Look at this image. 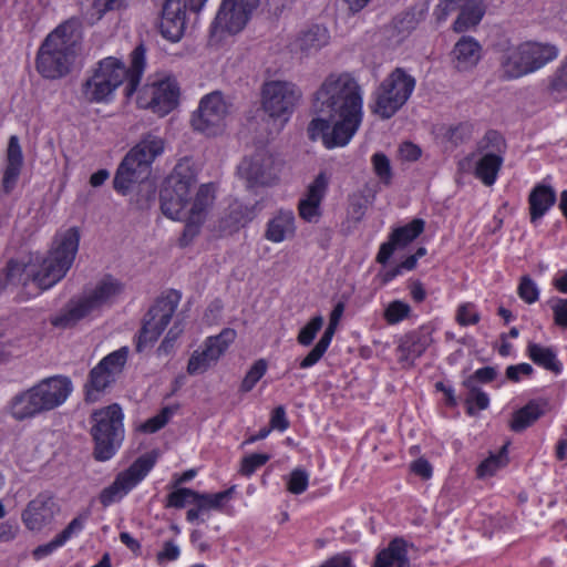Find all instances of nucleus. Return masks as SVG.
I'll return each instance as SVG.
<instances>
[{"mask_svg":"<svg viewBox=\"0 0 567 567\" xmlns=\"http://www.w3.org/2000/svg\"><path fill=\"white\" fill-rule=\"evenodd\" d=\"M315 107L329 118H313L308 125L309 138L321 140L328 150L343 147L363 121L362 87L349 73L331 74L317 91Z\"/></svg>","mask_w":567,"mask_h":567,"instance_id":"f257e3e1","label":"nucleus"},{"mask_svg":"<svg viewBox=\"0 0 567 567\" xmlns=\"http://www.w3.org/2000/svg\"><path fill=\"white\" fill-rule=\"evenodd\" d=\"M162 213L183 221L184 230L178 239L181 247L188 246L200 233L216 199L214 183L198 185L197 172L189 159H181L161 189Z\"/></svg>","mask_w":567,"mask_h":567,"instance_id":"f03ea898","label":"nucleus"},{"mask_svg":"<svg viewBox=\"0 0 567 567\" xmlns=\"http://www.w3.org/2000/svg\"><path fill=\"white\" fill-rule=\"evenodd\" d=\"M80 233L76 227L55 234L52 246L41 264L25 265L10 260L7 265L6 279L9 285L28 287L33 284L39 293L61 281L71 269L79 250Z\"/></svg>","mask_w":567,"mask_h":567,"instance_id":"7ed1b4c3","label":"nucleus"},{"mask_svg":"<svg viewBox=\"0 0 567 567\" xmlns=\"http://www.w3.org/2000/svg\"><path fill=\"white\" fill-rule=\"evenodd\" d=\"M145 68V48L137 45L131 53L128 69L115 58H106L82 85V96L86 102L101 103L107 101L114 90L125 83L124 94L131 97L141 81Z\"/></svg>","mask_w":567,"mask_h":567,"instance_id":"20e7f679","label":"nucleus"},{"mask_svg":"<svg viewBox=\"0 0 567 567\" xmlns=\"http://www.w3.org/2000/svg\"><path fill=\"white\" fill-rule=\"evenodd\" d=\"M125 285L112 275H104L93 286L72 297L59 313L50 318L58 329H70L80 321L93 320L113 307L123 296Z\"/></svg>","mask_w":567,"mask_h":567,"instance_id":"39448f33","label":"nucleus"},{"mask_svg":"<svg viewBox=\"0 0 567 567\" xmlns=\"http://www.w3.org/2000/svg\"><path fill=\"white\" fill-rule=\"evenodd\" d=\"M80 35L70 22L60 24L41 44L35 66L47 79H59L69 73L74 62Z\"/></svg>","mask_w":567,"mask_h":567,"instance_id":"423d86ee","label":"nucleus"},{"mask_svg":"<svg viewBox=\"0 0 567 567\" xmlns=\"http://www.w3.org/2000/svg\"><path fill=\"white\" fill-rule=\"evenodd\" d=\"M124 414L117 403L97 409L91 414L94 457L104 462L114 456L124 440Z\"/></svg>","mask_w":567,"mask_h":567,"instance_id":"0eeeda50","label":"nucleus"},{"mask_svg":"<svg viewBox=\"0 0 567 567\" xmlns=\"http://www.w3.org/2000/svg\"><path fill=\"white\" fill-rule=\"evenodd\" d=\"M416 80L403 68L392 70L373 93L371 111L382 120L391 118L409 101Z\"/></svg>","mask_w":567,"mask_h":567,"instance_id":"6e6552de","label":"nucleus"},{"mask_svg":"<svg viewBox=\"0 0 567 567\" xmlns=\"http://www.w3.org/2000/svg\"><path fill=\"white\" fill-rule=\"evenodd\" d=\"M179 302L175 295L162 296L155 300L143 319L136 340V351L142 352L155 343L171 322Z\"/></svg>","mask_w":567,"mask_h":567,"instance_id":"1a4fd4ad","label":"nucleus"},{"mask_svg":"<svg viewBox=\"0 0 567 567\" xmlns=\"http://www.w3.org/2000/svg\"><path fill=\"white\" fill-rule=\"evenodd\" d=\"M155 463L156 458L151 454L140 456L127 470L118 473L114 482L101 492L100 503L107 507L123 498L144 480Z\"/></svg>","mask_w":567,"mask_h":567,"instance_id":"9d476101","label":"nucleus"},{"mask_svg":"<svg viewBox=\"0 0 567 567\" xmlns=\"http://www.w3.org/2000/svg\"><path fill=\"white\" fill-rule=\"evenodd\" d=\"M300 96L301 92L290 82L267 81L261 89V105L270 117L289 116Z\"/></svg>","mask_w":567,"mask_h":567,"instance_id":"9b49d317","label":"nucleus"},{"mask_svg":"<svg viewBox=\"0 0 567 567\" xmlns=\"http://www.w3.org/2000/svg\"><path fill=\"white\" fill-rule=\"evenodd\" d=\"M480 150L486 153L476 162L474 175L484 185L492 186L504 162L505 140L501 133L491 130L481 141Z\"/></svg>","mask_w":567,"mask_h":567,"instance_id":"f8f14e48","label":"nucleus"},{"mask_svg":"<svg viewBox=\"0 0 567 567\" xmlns=\"http://www.w3.org/2000/svg\"><path fill=\"white\" fill-rule=\"evenodd\" d=\"M179 87L175 80L165 79L143 86L137 96L142 109H150L158 116L172 112L178 104Z\"/></svg>","mask_w":567,"mask_h":567,"instance_id":"ddd939ff","label":"nucleus"},{"mask_svg":"<svg viewBox=\"0 0 567 567\" xmlns=\"http://www.w3.org/2000/svg\"><path fill=\"white\" fill-rule=\"evenodd\" d=\"M238 175L248 188L271 186L278 181V168L271 154L258 150L240 162Z\"/></svg>","mask_w":567,"mask_h":567,"instance_id":"4468645a","label":"nucleus"},{"mask_svg":"<svg viewBox=\"0 0 567 567\" xmlns=\"http://www.w3.org/2000/svg\"><path fill=\"white\" fill-rule=\"evenodd\" d=\"M228 114L227 104L220 92H212L202 97L197 111L192 117L194 130L207 135H215L225 127Z\"/></svg>","mask_w":567,"mask_h":567,"instance_id":"2eb2a0df","label":"nucleus"},{"mask_svg":"<svg viewBox=\"0 0 567 567\" xmlns=\"http://www.w3.org/2000/svg\"><path fill=\"white\" fill-rule=\"evenodd\" d=\"M259 3L260 0H223L213 22V30L233 34L240 32Z\"/></svg>","mask_w":567,"mask_h":567,"instance_id":"dca6fc26","label":"nucleus"},{"mask_svg":"<svg viewBox=\"0 0 567 567\" xmlns=\"http://www.w3.org/2000/svg\"><path fill=\"white\" fill-rule=\"evenodd\" d=\"M236 331L225 328L219 334L207 338L202 351L196 350L188 360L187 372L192 375L205 372L235 341Z\"/></svg>","mask_w":567,"mask_h":567,"instance_id":"f3484780","label":"nucleus"},{"mask_svg":"<svg viewBox=\"0 0 567 567\" xmlns=\"http://www.w3.org/2000/svg\"><path fill=\"white\" fill-rule=\"evenodd\" d=\"M457 9L460 14L453 23L455 32H465L477 25L485 12L482 0H440L436 6L437 18L443 20Z\"/></svg>","mask_w":567,"mask_h":567,"instance_id":"a211bd4d","label":"nucleus"},{"mask_svg":"<svg viewBox=\"0 0 567 567\" xmlns=\"http://www.w3.org/2000/svg\"><path fill=\"white\" fill-rule=\"evenodd\" d=\"M434 328L423 324L403 334L395 349L398 362L403 368H412L426 349L433 343Z\"/></svg>","mask_w":567,"mask_h":567,"instance_id":"6ab92c4d","label":"nucleus"},{"mask_svg":"<svg viewBox=\"0 0 567 567\" xmlns=\"http://www.w3.org/2000/svg\"><path fill=\"white\" fill-rule=\"evenodd\" d=\"M330 178L326 172H320L307 186L298 202L299 217L307 223H317L322 215L321 203L324 199Z\"/></svg>","mask_w":567,"mask_h":567,"instance_id":"aec40b11","label":"nucleus"},{"mask_svg":"<svg viewBox=\"0 0 567 567\" xmlns=\"http://www.w3.org/2000/svg\"><path fill=\"white\" fill-rule=\"evenodd\" d=\"M330 42L328 28L320 23H310L298 30L289 42V48L295 53L310 55L317 53Z\"/></svg>","mask_w":567,"mask_h":567,"instance_id":"412c9836","label":"nucleus"},{"mask_svg":"<svg viewBox=\"0 0 567 567\" xmlns=\"http://www.w3.org/2000/svg\"><path fill=\"white\" fill-rule=\"evenodd\" d=\"M425 227V221L415 218L409 224L394 228L385 243L381 244L375 260L385 265L398 248H404L415 238H417Z\"/></svg>","mask_w":567,"mask_h":567,"instance_id":"4be33fe9","label":"nucleus"},{"mask_svg":"<svg viewBox=\"0 0 567 567\" xmlns=\"http://www.w3.org/2000/svg\"><path fill=\"white\" fill-rule=\"evenodd\" d=\"M187 23V3L185 0H165L159 21V31L172 42L181 40Z\"/></svg>","mask_w":567,"mask_h":567,"instance_id":"5701e85b","label":"nucleus"},{"mask_svg":"<svg viewBox=\"0 0 567 567\" xmlns=\"http://www.w3.org/2000/svg\"><path fill=\"white\" fill-rule=\"evenodd\" d=\"M58 512L59 506L52 496L39 494L28 503L21 519L29 530L39 532L54 519Z\"/></svg>","mask_w":567,"mask_h":567,"instance_id":"b1692460","label":"nucleus"},{"mask_svg":"<svg viewBox=\"0 0 567 567\" xmlns=\"http://www.w3.org/2000/svg\"><path fill=\"white\" fill-rule=\"evenodd\" d=\"M33 386L45 412L62 405L73 390L71 380L63 375L47 378Z\"/></svg>","mask_w":567,"mask_h":567,"instance_id":"393cba45","label":"nucleus"},{"mask_svg":"<svg viewBox=\"0 0 567 567\" xmlns=\"http://www.w3.org/2000/svg\"><path fill=\"white\" fill-rule=\"evenodd\" d=\"M346 309V305L342 301H339L332 309L329 318V324L326 328L323 334L316 343V346L311 349V351L300 361V369H308L317 364L324 353L327 352L332 338L337 331L339 322L343 316Z\"/></svg>","mask_w":567,"mask_h":567,"instance_id":"a878e982","label":"nucleus"},{"mask_svg":"<svg viewBox=\"0 0 567 567\" xmlns=\"http://www.w3.org/2000/svg\"><path fill=\"white\" fill-rule=\"evenodd\" d=\"M528 73H534L559 55L557 45L548 42L525 41L520 43Z\"/></svg>","mask_w":567,"mask_h":567,"instance_id":"bb28decb","label":"nucleus"},{"mask_svg":"<svg viewBox=\"0 0 567 567\" xmlns=\"http://www.w3.org/2000/svg\"><path fill=\"white\" fill-rule=\"evenodd\" d=\"M164 151V141L154 133H147L126 154L137 166L148 171L154 159Z\"/></svg>","mask_w":567,"mask_h":567,"instance_id":"cd10ccee","label":"nucleus"},{"mask_svg":"<svg viewBox=\"0 0 567 567\" xmlns=\"http://www.w3.org/2000/svg\"><path fill=\"white\" fill-rule=\"evenodd\" d=\"M451 56L456 70L468 71L481 60L482 47L473 37L464 35L455 43Z\"/></svg>","mask_w":567,"mask_h":567,"instance_id":"c85d7f7f","label":"nucleus"},{"mask_svg":"<svg viewBox=\"0 0 567 567\" xmlns=\"http://www.w3.org/2000/svg\"><path fill=\"white\" fill-rule=\"evenodd\" d=\"M296 234V218L290 209H279L267 223L264 237L271 243H282Z\"/></svg>","mask_w":567,"mask_h":567,"instance_id":"c756f323","label":"nucleus"},{"mask_svg":"<svg viewBox=\"0 0 567 567\" xmlns=\"http://www.w3.org/2000/svg\"><path fill=\"white\" fill-rule=\"evenodd\" d=\"M9 408L10 414L18 421L31 419L45 412L34 386L14 395Z\"/></svg>","mask_w":567,"mask_h":567,"instance_id":"7c9ffc66","label":"nucleus"},{"mask_svg":"<svg viewBox=\"0 0 567 567\" xmlns=\"http://www.w3.org/2000/svg\"><path fill=\"white\" fill-rule=\"evenodd\" d=\"M499 74L504 80H516L528 73L520 43L504 49L498 58Z\"/></svg>","mask_w":567,"mask_h":567,"instance_id":"2f4dec72","label":"nucleus"},{"mask_svg":"<svg viewBox=\"0 0 567 567\" xmlns=\"http://www.w3.org/2000/svg\"><path fill=\"white\" fill-rule=\"evenodd\" d=\"M23 165L22 150L19 138L12 135L7 148L6 168L2 175V187L10 193L17 185Z\"/></svg>","mask_w":567,"mask_h":567,"instance_id":"473e14b6","label":"nucleus"},{"mask_svg":"<svg viewBox=\"0 0 567 567\" xmlns=\"http://www.w3.org/2000/svg\"><path fill=\"white\" fill-rule=\"evenodd\" d=\"M556 192L551 186L537 184L528 195V209L532 224L539 221L555 205Z\"/></svg>","mask_w":567,"mask_h":567,"instance_id":"72a5a7b5","label":"nucleus"},{"mask_svg":"<svg viewBox=\"0 0 567 567\" xmlns=\"http://www.w3.org/2000/svg\"><path fill=\"white\" fill-rule=\"evenodd\" d=\"M373 567H410L408 543L401 537L393 538L377 554Z\"/></svg>","mask_w":567,"mask_h":567,"instance_id":"f704fd0d","label":"nucleus"},{"mask_svg":"<svg viewBox=\"0 0 567 567\" xmlns=\"http://www.w3.org/2000/svg\"><path fill=\"white\" fill-rule=\"evenodd\" d=\"M147 172L148 171L137 166L131 157L125 156L117 167L113 187L117 193L126 195L132 185L135 184L142 175H146Z\"/></svg>","mask_w":567,"mask_h":567,"instance_id":"c9c22d12","label":"nucleus"},{"mask_svg":"<svg viewBox=\"0 0 567 567\" xmlns=\"http://www.w3.org/2000/svg\"><path fill=\"white\" fill-rule=\"evenodd\" d=\"M527 357L538 367L558 374L563 365L557 358V352L553 347H546L536 342H528L526 348Z\"/></svg>","mask_w":567,"mask_h":567,"instance_id":"e433bc0d","label":"nucleus"},{"mask_svg":"<svg viewBox=\"0 0 567 567\" xmlns=\"http://www.w3.org/2000/svg\"><path fill=\"white\" fill-rule=\"evenodd\" d=\"M547 402L544 400H532L525 406L513 414L511 430L520 432L534 424L545 414Z\"/></svg>","mask_w":567,"mask_h":567,"instance_id":"4c0bfd02","label":"nucleus"},{"mask_svg":"<svg viewBox=\"0 0 567 567\" xmlns=\"http://www.w3.org/2000/svg\"><path fill=\"white\" fill-rule=\"evenodd\" d=\"M544 93L554 102H561L567 99V55L547 78Z\"/></svg>","mask_w":567,"mask_h":567,"instance_id":"58836bf2","label":"nucleus"},{"mask_svg":"<svg viewBox=\"0 0 567 567\" xmlns=\"http://www.w3.org/2000/svg\"><path fill=\"white\" fill-rule=\"evenodd\" d=\"M115 378L110 371L106 370L101 363L94 367L89 375V382L85 385L86 400L95 401L96 393L105 390L111 383L115 381Z\"/></svg>","mask_w":567,"mask_h":567,"instance_id":"ea45409f","label":"nucleus"},{"mask_svg":"<svg viewBox=\"0 0 567 567\" xmlns=\"http://www.w3.org/2000/svg\"><path fill=\"white\" fill-rule=\"evenodd\" d=\"M463 386L467 389V395L464 400L466 406V413L471 416L477 414L478 411L486 410L489 405V398L477 385H473L471 380H464Z\"/></svg>","mask_w":567,"mask_h":567,"instance_id":"a19ab883","label":"nucleus"},{"mask_svg":"<svg viewBox=\"0 0 567 567\" xmlns=\"http://www.w3.org/2000/svg\"><path fill=\"white\" fill-rule=\"evenodd\" d=\"M234 489L235 487H230L214 494L196 492L195 505L199 506L203 513L210 509L221 511L225 503L231 498Z\"/></svg>","mask_w":567,"mask_h":567,"instance_id":"79ce46f5","label":"nucleus"},{"mask_svg":"<svg viewBox=\"0 0 567 567\" xmlns=\"http://www.w3.org/2000/svg\"><path fill=\"white\" fill-rule=\"evenodd\" d=\"M508 463L507 444L504 445L496 454H491L477 467L478 477H487L494 475L499 468L506 466Z\"/></svg>","mask_w":567,"mask_h":567,"instance_id":"37998d69","label":"nucleus"},{"mask_svg":"<svg viewBox=\"0 0 567 567\" xmlns=\"http://www.w3.org/2000/svg\"><path fill=\"white\" fill-rule=\"evenodd\" d=\"M412 316L411 306L403 300L391 301L383 312V319L390 326L398 324Z\"/></svg>","mask_w":567,"mask_h":567,"instance_id":"c03bdc74","label":"nucleus"},{"mask_svg":"<svg viewBox=\"0 0 567 567\" xmlns=\"http://www.w3.org/2000/svg\"><path fill=\"white\" fill-rule=\"evenodd\" d=\"M127 357L128 348L122 347L118 350L107 354L99 363L106 368V370L110 371L114 377H117L122 372L127 361Z\"/></svg>","mask_w":567,"mask_h":567,"instance_id":"a18cd8bd","label":"nucleus"},{"mask_svg":"<svg viewBox=\"0 0 567 567\" xmlns=\"http://www.w3.org/2000/svg\"><path fill=\"white\" fill-rule=\"evenodd\" d=\"M267 369L268 363L265 359L255 361L241 381L240 391L250 392L257 382L266 374Z\"/></svg>","mask_w":567,"mask_h":567,"instance_id":"49530a36","label":"nucleus"},{"mask_svg":"<svg viewBox=\"0 0 567 567\" xmlns=\"http://www.w3.org/2000/svg\"><path fill=\"white\" fill-rule=\"evenodd\" d=\"M481 320L480 311L477 307L473 302H463L458 305L455 312V321L462 326H474L477 324Z\"/></svg>","mask_w":567,"mask_h":567,"instance_id":"de8ad7c7","label":"nucleus"},{"mask_svg":"<svg viewBox=\"0 0 567 567\" xmlns=\"http://www.w3.org/2000/svg\"><path fill=\"white\" fill-rule=\"evenodd\" d=\"M196 491L181 487L171 492L166 497L165 507L183 508L188 504L195 505Z\"/></svg>","mask_w":567,"mask_h":567,"instance_id":"09e8293b","label":"nucleus"},{"mask_svg":"<svg viewBox=\"0 0 567 567\" xmlns=\"http://www.w3.org/2000/svg\"><path fill=\"white\" fill-rule=\"evenodd\" d=\"M270 460L266 453H252L245 456L240 462L239 473L245 477H250L258 468L264 466Z\"/></svg>","mask_w":567,"mask_h":567,"instance_id":"8fccbe9b","label":"nucleus"},{"mask_svg":"<svg viewBox=\"0 0 567 567\" xmlns=\"http://www.w3.org/2000/svg\"><path fill=\"white\" fill-rule=\"evenodd\" d=\"M322 326V316L318 315L312 317L308 323L299 331L297 336L298 343L305 347L310 346L317 333L321 330Z\"/></svg>","mask_w":567,"mask_h":567,"instance_id":"3c124183","label":"nucleus"},{"mask_svg":"<svg viewBox=\"0 0 567 567\" xmlns=\"http://www.w3.org/2000/svg\"><path fill=\"white\" fill-rule=\"evenodd\" d=\"M371 163L373 171L380 181L385 185H390L392 181V167L386 155L383 153H375L371 157Z\"/></svg>","mask_w":567,"mask_h":567,"instance_id":"603ef678","label":"nucleus"},{"mask_svg":"<svg viewBox=\"0 0 567 567\" xmlns=\"http://www.w3.org/2000/svg\"><path fill=\"white\" fill-rule=\"evenodd\" d=\"M89 519V513H81L74 517L66 527L60 532L56 537L64 545L72 537L79 535L83 529Z\"/></svg>","mask_w":567,"mask_h":567,"instance_id":"864d4df0","label":"nucleus"},{"mask_svg":"<svg viewBox=\"0 0 567 567\" xmlns=\"http://www.w3.org/2000/svg\"><path fill=\"white\" fill-rule=\"evenodd\" d=\"M517 293L522 300L529 305L536 302L539 298L537 285L529 276H523L520 278Z\"/></svg>","mask_w":567,"mask_h":567,"instance_id":"5fc2aeb1","label":"nucleus"},{"mask_svg":"<svg viewBox=\"0 0 567 567\" xmlns=\"http://www.w3.org/2000/svg\"><path fill=\"white\" fill-rule=\"evenodd\" d=\"M172 415L173 411L169 408H164L158 414L141 424L140 430L144 433H155L166 425Z\"/></svg>","mask_w":567,"mask_h":567,"instance_id":"6e6d98bb","label":"nucleus"},{"mask_svg":"<svg viewBox=\"0 0 567 567\" xmlns=\"http://www.w3.org/2000/svg\"><path fill=\"white\" fill-rule=\"evenodd\" d=\"M309 485V475L302 468H295L288 478L287 489L292 494H301L303 493Z\"/></svg>","mask_w":567,"mask_h":567,"instance_id":"4d7b16f0","label":"nucleus"},{"mask_svg":"<svg viewBox=\"0 0 567 567\" xmlns=\"http://www.w3.org/2000/svg\"><path fill=\"white\" fill-rule=\"evenodd\" d=\"M248 219L247 208L239 203H234L229 206V214L223 220V224L225 228H238L239 225L246 223Z\"/></svg>","mask_w":567,"mask_h":567,"instance_id":"13d9d810","label":"nucleus"},{"mask_svg":"<svg viewBox=\"0 0 567 567\" xmlns=\"http://www.w3.org/2000/svg\"><path fill=\"white\" fill-rule=\"evenodd\" d=\"M473 125L468 123H460L455 126L450 127L447 132L449 140L455 145L465 143L472 137Z\"/></svg>","mask_w":567,"mask_h":567,"instance_id":"bf43d9fd","label":"nucleus"},{"mask_svg":"<svg viewBox=\"0 0 567 567\" xmlns=\"http://www.w3.org/2000/svg\"><path fill=\"white\" fill-rule=\"evenodd\" d=\"M550 309L555 324L559 328L567 329V299L557 298L551 300Z\"/></svg>","mask_w":567,"mask_h":567,"instance_id":"052dcab7","label":"nucleus"},{"mask_svg":"<svg viewBox=\"0 0 567 567\" xmlns=\"http://www.w3.org/2000/svg\"><path fill=\"white\" fill-rule=\"evenodd\" d=\"M289 425H290V423H289V420L287 419L285 408L282 405L275 408L270 414V421H269V427H268V429H270V432L272 430H278L280 432H284L289 427Z\"/></svg>","mask_w":567,"mask_h":567,"instance_id":"680f3d73","label":"nucleus"},{"mask_svg":"<svg viewBox=\"0 0 567 567\" xmlns=\"http://www.w3.org/2000/svg\"><path fill=\"white\" fill-rule=\"evenodd\" d=\"M181 550L173 540L164 543L162 550L156 555V560L159 565H164L168 561H174L179 557Z\"/></svg>","mask_w":567,"mask_h":567,"instance_id":"e2e57ef3","label":"nucleus"},{"mask_svg":"<svg viewBox=\"0 0 567 567\" xmlns=\"http://www.w3.org/2000/svg\"><path fill=\"white\" fill-rule=\"evenodd\" d=\"M533 373L534 369L529 363L508 365L505 371L506 378L512 382H519L522 377H530Z\"/></svg>","mask_w":567,"mask_h":567,"instance_id":"0e129e2a","label":"nucleus"},{"mask_svg":"<svg viewBox=\"0 0 567 567\" xmlns=\"http://www.w3.org/2000/svg\"><path fill=\"white\" fill-rule=\"evenodd\" d=\"M127 0H93V9L103 16L107 11L121 10L126 7Z\"/></svg>","mask_w":567,"mask_h":567,"instance_id":"69168bd1","label":"nucleus"},{"mask_svg":"<svg viewBox=\"0 0 567 567\" xmlns=\"http://www.w3.org/2000/svg\"><path fill=\"white\" fill-rule=\"evenodd\" d=\"M497 377V371L493 367H484L477 369L472 375H470L466 380H471L473 385H477L481 383H489Z\"/></svg>","mask_w":567,"mask_h":567,"instance_id":"338daca9","label":"nucleus"},{"mask_svg":"<svg viewBox=\"0 0 567 567\" xmlns=\"http://www.w3.org/2000/svg\"><path fill=\"white\" fill-rule=\"evenodd\" d=\"M62 546H63L62 543L55 536L51 542L35 547L32 550V557L35 560L43 559L44 557L50 556L53 551H55L58 548H60Z\"/></svg>","mask_w":567,"mask_h":567,"instance_id":"774afa93","label":"nucleus"}]
</instances>
